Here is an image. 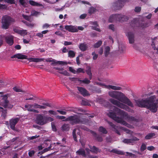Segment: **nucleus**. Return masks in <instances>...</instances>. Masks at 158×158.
<instances>
[{
  "label": "nucleus",
  "instance_id": "1",
  "mask_svg": "<svg viewBox=\"0 0 158 158\" xmlns=\"http://www.w3.org/2000/svg\"><path fill=\"white\" fill-rule=\"evenodd\" d=\"M108 94L114 98L109 99V101L111 103L127 111L132 112V110L124 104L131 107H133V105L124 94L119 91H110L108 92Z\"/></svg>",
  "mask_w": 158,
  "mask_h": 158
},
{
  "label": "nucleus",
  "instance_id": "2",
  "mask_svg": "<svg viewBox=\"0 0 158 158\" xmlns=\"http://www.w3.org/2000/svg\"><path fill=\"white\" fill-rule=\"evenodd\" d=\"M113 109V112H110L108 114V115L109 117L112 118L117 123L128 128H132L133 127L132 125L127 123L123 118L117 117L116 114L123 116L125 119L131 123L136 124V123L138 122V119L133 117L129 115L127 112L115 106L114 107Z\"/></svg>",
  "mask_w": 158,
  "mask_h": 158
},
{
  "label": "nucleus",
  "instance_id": "3",
  "mask_svg": "<svg viewBox=\"0 0 158 158\" xmlns=\"http://www.w3.org/2000/svg\"><path fill=\"white\" fill-rule=\"evenodd\" d=\"M135 102L138 106L146 107L154 112L156 111L158 108V99L155 96H151L148 99L135 100Z\"/></svg>",
  "mask_w": 158,
  "mask_h": 158
},
{
  "label": "nucleus",
  "instance_id": "4",
  "mask_svg": "<svg viewBox=\"0 0 158 158\" xmlns=\"http://www.w3.org/2000/svg\"><path fill=\"white\" fill-rule=\"evenodd\" d=\"M64 121H69L70 123L73 125L78 123L84 124L87 122L84 116L81 114L70 116Z\"/></svg>",
  "mask_w": 158,
  "mask_h": 158
},
{
  "label": "nucleus",
  "instance_id": "5",
  "mask_svg": "<svg viewBox=\"0 0 158 158\" xmlns=\"http://www.w3.org/2000/svg\"><path fill=\"white\" fill-rule=\"evenodd\" d=\"M110 126L112 129V130L116 132L118 135L121 134L120 132L121 131H123L127 133L130 134L132 137L136 135V134L134 133L132 131L129 130L128 129L122 127H118L114 124L111 122H108Z\"/></svg>",
  "mask_w": 158,
  "mask_h": 158
},
{
  "label": "nucleus",
  "instance_id": "6",
  "mask_svg": "<svg viewBox=\"0 0 158 158\" xmlns=\"http://www.w3.org/2000/svg\"><path fill=\"white\" fill-rule=\"evenodd\" d=\"M15 21V20L9 16H3L2 20V28L6 29L9 28L10 24Z\"/></svg>",
  "mask_w": 158,
  "mask_h": 158
},
{
  "label": "nucleus",
  "instance_id": "7",
  "mask_svg": "<svg viewBox=\"0 0 158 158\" xmlns=\"http://www.w3.org/2000/svg\"><path fill=\"white\" fill-rule=\"evenodd\" d=\"M128 19L127 16L120 14H115L111 15L109 19L110 22H113L116 21L120 22L125 21Z\"/></svg>",
  "mask_w": 158,
  "mask_h": 158
},
{
  "label": "nucleus",
  "instance_id": "8",
  "mask_svg": "<svg viewBox=\"0 0 158 158\" xmlns=\"http://www.w3.org/2000/svg\"><path fill=\"white\" fill-rule=\"evenodd\" d=\"M2 100L3 102L0 101V106H3L5 108H11L13 107V105L9 103L8 101L7 100V96L6 95L2 96Z\"/></svg>",
  "mask_w": 158,
  "mask_h": 158
},
{
  "label": "nucleus",
  "instance_id": "9",
  "mask_svg": "<svg viewBox=\"0 0 158 158\" xmlns=\"http://www.w3.org/2000/svg\"><path fill=\"white\" fill-rule=\"evenodd\" d=\"M0 38L3 40L4 38L6 43L9 45H12L13 44L14 36L12 35H9L6 36L1 35Z\"/></svg>",
  "mask_w": 158,
  "mask_h": 158
},
{
  "label": "nucleus",
  "instance_id": "10",
  "mask_svg": "<svg viewBox=\"0 0 158 158\" xmlns=\"http://www.w3.org/2000/svg\"><path fill=\"white\" fill-rule=\"evenodd\" d=\"M98 84L101 86L103 87L106 88L108 89H111L114 90H120L122 88L121 87L113 85H106L105 84L101 83H99Z\"/></svg>",
  "mask_w": 158,
  "mask_h": 158
},
{
  "label": "nucleus",
  "instance_id": "11",
  "mask_svg": "<svg viewBox=\"0 0 158 158\" xmlns=\"http://www.w3.org/2000/svg\"><path fill=\"white\" fill-rule=\"evenodd\" d=\"M128 0H118L113 4V6L115 8V9L118 10L120 9L124 6L125 2L128 1Z\"/></svg>",
  "mask_w": 158,
  "mask_h": 158
},
{
  "label": "nucleus",
  "instance_id": "12",
  "mask_svg": "<svg viewBox=\"0 0 158 158\" xmlns=\"http://www.w3.org/2000/svg\"><path fill=\"white\" fill-rule=\"evenodd\" d=\"M139 139L136 137H133L132 138L128 139H125L123 140V142L125 143L133 144L136 143V141H138Z\"/></svg>",
  "mask_w": 158,
  "mask_h": 158
},
{
  "label": "nucleus",
  "instance_id": "13",
  "mask_svg": "<svg viewBox=\"0 0 158 158\" xmlns=\"http://www.w3.org/2000/svg\"><path fill=\"white\" fill-rule=\"evenodd\" d=\"M130 44H133L135 42V34L133 32L129 31L127 34Z\"/></svg>",
  "mask_w": 158,
  "mask_h": 158
},
{
  "label": "nucleus",
  "instance_id": "14",
  "mask_svg": "<svg viewBox=\"0 0 158 158\" xmlns=\"http://www.w3.org/2000/svg\"><path fill=\"white\" fill-rule=\"evenodd\" d=\"M14 31L22 36H24L27 34L28 32L27 30H23V29H20L19 28L16 27L13 29Z\"/></svg>",
  "mask_w": 158,
  "mask_h": 158
},
{
  "label": "nucleus",
  "instance_id": "15",
  "mask_svg": "<svg viewBox=\"0 0 158 158\" xmlns=\"http://www.w3.org/2000/svg\"><path fill=\"white\" fill-rule=\"evenodd\" d=\"M37 121L39 124L43 125L46 124L45 116L39 114L37 118Z\"/></svg>",
  "mask_w": 158,
  "mask_h": 158
},
{
  "label": "nucleus",
  "instance_id": "16",
  "mask_svg": "<svg viewBox=\"0 0 158 158\" xmlns=\"http://www.w3.org/2000/svg\"><path fill=\"white\" fill-rule=\"evenodd\" d=\"M19 120V118H12L10 121V128L13 130H15V125Z\"/></svg>",
  "mask_w": 158,
  "mask_h": 158
},
{
  "label": "nucleus",
  "instance_id": "17",
  "mask_svg": "<svg viewBox=\"0 0 158 158\" xmlns=\"http://www.w3.org/2000/svg\"><path fill=\"white\" fill-rule=\"evenodd\" d=\"M89 147L90 149L89 150L88 148H86L85 150L87 152V155H88L90 151H91L92 152L97 154L98 152H100V151L97 148H96L95 146H89Z\"/></svg>",
  "mask_w": 158,
  "mask_h": 158
},
{
  "label": "nucleus",
  "instance_id": "18",
  "mask_svg": "<svg viewBox=\"0 0 158 158\" xmlns=\"http://www.w3.org/2000/svg\"><path fill=\"white\" fill-rule=\"evenodd\" d=\"M65 28L69 31L72 32H75L78 31V29L77 27L72 25L65 26Z\"/></svg>",
  "mask_w": 158,
  "mask_h": 158
},
{
  "label": "nucleus",
  "instance_id": "19",
  "mask_svg": "<svg viewBox=\"0 0 158 158\" xmlns=\"http://www.w3.org/2000/svg\"><path fill=\"white\" fill-rule=\"evenodd\" d=\"M77 89L79 93L84 96L89 95L88 91L85 88L81 87H77Z\"/></svg>",
  "mask_w": 158,
  "mask_h": 158
},
{
  "label": "nucleus",
  "instance_id": "20",
  "mask_svg": "<svg viewBox=\"0 0 158 158\" xmlns=\"http://www.w3.org/2000/svg\"><path fill=\"white\" fill-rule=\"evenodd\" d=\"M33 105V107L34 109L40 108V109H45L46 106H50V105L48 103H44L43 105H40L37 103H34Z\"/></svg>",
  "mask_w": 158,
  "mask_h": 158
},
{
  "label": "nucleus",
  "instance_id": "21",
  "mask_svg": "<svg viewBox=\"0 0 158 158\" xmlns=\"http://www.w3.org/2000/svg\"><path fill=\"white\" fill-rule=\"evenodd\" d=\"M33 105H27L25 106L26 108H27V110L29 111L34 112L36 113H38V110H35L33 107Z\"/></svg>",
  "mask_w": 158,
  "mask_h": 158
},
{
  "label": "nucleus",
  "instance_id": "22",
  "mask_svg": "<svg viewBox=\"0 0 158 158\" xmlns=\"http://www.w3.org/2000/svg\"><path fill=\"white\" fill-rule=\"evenodd\" d=\"M11 58H17L19 59H27V56L21 54H17L14 55L13 56L11 57Z\"/></svg>",
  "mask_w": 158,
  "mask_h": 158
},
{
  "label": "nucleus",
  "instance_id": "23",
  "mask_svg": "<svg viewBox=\"0 0 158 158\" xmlns=\"http://www.w3.org/2000/svg\"><path fill=\"white\" fill-rule=\"evenodd\" d=\"M27 59L30 62H40L42 61H44V58H27Z\"/></svg>",
  "mask_w": 158,
  "mask_h": 158
},
{
  "label": "nucleus",
  "instance_id": "24",
  "mask_svg": "<svg viewBox=\"0 0 158 158\" xmlns=\"http://www.w3.org/2000/svg\"><path fill=\"white\" fill-rule=\"evenodd\" d=\"M77 133V134L79 136L80 135V132L78 129L75 128L73 131V138L74 140L77 141V137L76 134Z\"/></svg>",
  "mask_w": 158,
  "mask_h": 158
},
{
  "label": "nucleus",
  "instance_id": "25",
  "mask_svg": "<svg viewBox=\"0 0 158 158\" xmlns=\"http://www.w3.org/2000/svg\"><path fill=\"white\" fill-rule=\"evenodd\" d=\"M67 64V62H64L63 61H56V60L54 59H53L52 61V63L51 64L52 65H56V64Z\"/></svg>",
  "mask_w": 158,
  "mask_h": 158
},
{
  "label": "nucleus",
  "instance_id": "26",
  "mask_svg": "<svg viewBox=\"0 0 158 158\" xmlns=\"http://www.w3.org/2000/svg\"><path fill=\"white\" fill-rule=\"evenodd\" d=\"M109 151L110 152H113L118 154H120L121 155L124 154V153L123 152L121 151L118 150L116 149H114L111 150H109Z\"/></svg>",
  "mask_w": 158,
  "mask_h": 158
},
{
  "label": "nucleus",
  "instance_id": "27",
  "mask_svg": "<svg viewBox=\"0 0 158 158\" xmlns=\"http://www.w3.org/2000/svg\"><path fill=\"white\" fill-rule=\"evenodd\" d=\"M76 153L78 154L79 155H81L85 157L86 154L85 153V152L84 150L83 149H80L76 152Z\"/></svg>",
  "mask_w": 158,
  "mask_h": 158
},
{
  "label": "nucleus",
  "instance_id": "28",
  "mask_svg": "<svg viewBox=\"0 0 158 158\" xmlns=\"http://www.w3.org/2000/svg\"><path fill=\"white\" fill-rule=\"evenodd\" d=\"M79 48L82 51H84L86 50L87 47L85 44H81L79 45Z\"/></svg>",
  "mask_w": 158,
  "mask_h": 158
},
{
  "label": "nucleus",
  "instance_id": "29",
  "mask_svg": "<svg viewBox=\"0 0 158 158\" xmlns=\"http://www.w3.org/2000/svg\"><path fill=\"white\" fill-rule=\"evenodd\" d=\"M62 130L64 131H67L69 129L70 127L69 124H64L61 127Z\"/></svg>",
  "mask_w": 158,
  "mask_h": 158
},
{
  "label": "nucleus",
  "instance_id": "30",
  "mask_svg": "<svg viewBox=\"0 0 158 158\" xmlns=\"http://www.w3.org/2000/svg\"><path fill=\"white\" fill-rule=\"evenodd\" d=\"M156 134L154 133H151L148 134L145 137V138L147 139H151L152 137L155 136Z\"/></svg>",
  "mask_w": 158,
  "mask_h": 158
},
{
  "label": "nucleus",
  "instance_id": "31",
  "mask_svg": "<svg viewBox=\"0 0 158 158\" xmlns=\"http://www.w3.org/2000/svg\"><path fill=\"white\" fill-rule=\"evenodd\" d=\"M29 3L31 5L33 6H42L41 4L38 3L32 0L29 1Z\"/></svg>",
  "mask_w": 158,
  "mask_h": 158
},
{
  "label": "nucleus",
  "instance_id": "32",
  "mask_svg": "<svg viewBox=\"0 0 158 158\" xmlns=\"http://www.w3.org/2000/svg\"><path fill=\"white\" fill-rule=\"evenodd\" d=\"M75 52L72 51L70 50L68 52V56L70 58H73L75 56Z\"/></svg>",
  "mask_w": 158,
  "mask_h": 158
},
{
  "label": "nucleus",
  "instance_id": "33",
  "mask_svg": "<svg viewBox=\"0 0 158 158\" xmlns=\"http://www.w3.org/2000/svg\"><path fill=\"white\" fill-rule=\"evenodd\" d=\"M13 90L16 92L24 93V91L22 90L21 89L17 86H15L13 88Z\"/></svg>",
  "mask_w": 158,
  "mask_h": 158
},
{
  "label": "nucleus",
  "instance_id": "34",
  "mask_svg": "<svg viewBox=\"0 0 158 158\" xmlns=\"http://www.w3.org/2000/svg\"><path fill=\"white\" fill-rule=\"evenodd\" d=\"M22 16L25 19L31 22L33 20V19L31 18L30 16H28L24 15H23Z\"/></svg>",
  "mask_w": 158,
  "mask_h": 158
},
{
  "label": "nucleus",
  "instance_id": "35",
  "mask_svg": "<svg viewBox=\"0 0 158 158\" xmlns=\"http://www.w3.org/2000/svg\"><path fill=\"white\" fill-rule=\"evenodd\" d=\"M102 44V41L101 40H99L94 45V48H98L100 47Z\"/></svg>",
  "mask_w": 158,
  "mask_h": 158
},
{
  "label": "nucleus",
  "instance_id": "36",
  "mask_svg": "<svg viewBox=\"0 0 158 158\" xmlns=\"http://www.w3.org/2000/svg\"><path fill=\"white\" fill-rule=\"evenodd\" d=\"M99 131L100 132H101L103 134H106L107 133V131L106 129L102 127H100Z\"/></svg>",
  "mask_w": 158,
  "mask_h": 158
},
{
  "label": "nucleus",
  "instance_id": "37",
  "mask_svg": "<svg viewBox=\"0 0 158 158\" xmlns=\"http://www.w3.org/2000/svg\"><path fill=\"white\" fill-rule=\"evenodd\" d=\"M110 48L109 46H107L105 48L104 54L105 56H106L109 53Z\"/></svg>",
  "mask_w": 158,
  "mask_h": 158
},
{
  "label": "nucleus",
  "instance_id": "38",
  "mask_svg": "<svg viewBox=\"0 0 158 158\" xmlns=\"http://www.w3.org/2000/svg\"><path fill=\"white\" fill-rule=\"evenodd\" d=\"M0 111H2V116L5 118L6 116V110H4L3 108L1 107H0Z\"/></svg>",
  "mask_w": 158,
  "mask_h": 158
},
{
  "label": "nucleus",
  "instance_id": "39",
  "mask_svg": "<svg viewBox=\"0 0 158 158\" xmlns=\"http://www.w3.org/2000/svg\"><path fill=\"white\" fill-rule=\"evenodd\" d=\"M46 123L49 122H51L53 121L54 119L50 116H45Z\"/></svg>",
  "mask_w": 158,
  "mask_h": 158
},
{
  "label": "nucleus",
  "instance_id": "40",
  "mask_svg": "<svg viewBox=\"0 0 158 158\" xmlns=\"http://www.w3.org/2000/svg\"><path fill=\"white\" fill-rule=\"evenodd\" d=\"M94 23L95 25L92 27L93 29L97 31H98L99 32L101 31L100 29L98 27V26L97 24V23L96 22H95Z\"/></svg>",
  "mask_w": 158,
  "mask_h": 158
},
{
  "label": "nucleus",
  "instance_id": "41",
  "mask_svg": "<svg viewBox=\"0 0 158 158\" xmlns=\"http://www.w3.org/2000/svg\"><path fill=\"white\" fill-rule=\"evenodd\" d=\"M49 115H56L57 114V111L53 110H49L48 111Z\"/></svg>",
  "mask_w": 158,
  "mask_h": 158
},
{
  "label": "nucleus",
  "instance_id": "42",
  "mask_svg": "<svg viewBox=\"0 0 158 158\" xmlns=\"http://www.w3.org/2000/svg\"><path fill=\"white\" fill-rule=\"evenodd\" d=\"M81 104L84 105L90 106V105L88 101L86 100H82V101Z\"/></svg>",
  "mask_w": 158,
  "mask_h": 158
},
{
  "label": "nucleus",
  "instance_id": "43",
  "mask_svg": "<svg viewBox=\"0 0 158 158\" xmlns=\"http://www.w3.org/2000/svg\"><path fill=\"white\" fill-rule=\"evenodd\" d=\"M59 73H60L63 74L65 76H69V73L66 70H64L63 71H60L59 72Z\"/></svg>",
  "mask_w": 158,
  "mask_h": 158
},
{
  "label": "nucleus",
  "instance_id": "44",
  "mask_svg": "<svg viewBox=\"0 0 158 158\" xmlns=\"http://www.w3.org/2000/svg\"><path fill=\"white\" fill-rule=\"evenodd\" d=\"M40 13L35 10H32L31 11V15L34 16H37L39 15Z\"/></svg>",
  "mask_w": 158,
  "mask_h": 158
},
{
  "label": "nucleus",
  "instance_id": "45",
  "mask_svg": "<svg viewBox=\"0 0 158 158\" xmlns=\"http://www.w3.org/2000/svg\"><path fill=\"white\" fill-rule=\"evenodd\" d=\"M22 21L23 22L26 24V25L28 26L32 27L34 26V24L33 23H28L24 21Z\"/></svg>",
  "mask_w": 158,
  "mask_h": 158
},
{
  "label": "nucleus",
  "instance_id": "46",
  "mask_svg": "<svg viewBox=\"0 0 158 158\" xmlns=\"http://www.w3.org/2000/svg\"><path fill=\"white\" fill-rule=\"evenodd\" d=\"M96 11V9L94 7H92L89 10V12L90 14H92Z\"/></svg>",
  "mask_w": 158,
  "mask_h": 158
},
{
  "label": "nucleus",
  "instance_id": "47",
  "mask_svg": "<svg viewBox=\"0 0 158 158\" xmlns=\"http://www.w3.org/2000/svg\"><path fill=\"white\" fill-rule=\"evenodd\" d=\"M140 26L142 28L146 27L148 26V23H142L140 25Z\"/></svg>",
  "mask_w": 158,
  "mask_h": 158
},
{
  "label": "nucleus",
  "instance_id": "48",
  "mask_svg": "<svg viewBox=\"0 0 158 158\" xmlns=\"http://www.w3.org/2000/svg\"><path fill=\"white\" fill-rule=\"evenodd\" d=\"M92 55L93 56V59L94 60H96L98 57V55L93 52L92 53Z\"/></svg>",
  "mask_w": 158,
  "mask_h": 158
},
{
  "label": "nucleus",
  "instance_id": "49",
  "mask_svg": "<svg viewBox=\"0 0 158 158\" xmlns=\"http://www.w3.org/2000/svg\"><path fill=\"white\" fill-rule=\"evenodd\" d=\"M77 73H84V69L82 68H79L77 69L76 71Z\"/></svg>",
  "mask_w": 158,
  "mask_h": 158
},
{
  "label": "nucleus",
  "instance_id": "50",
  "mask_svg": "<svg viewBox=\"0 0 158 158\" xmlns=\"http://www.w3.org/2000/svg\"><path fill=\"white\" fill-rule=\"evenodd\" d=\"M69 70L71 72L73 73L74 74L77 73L76 72V70L74 69H73L72 67H70L69 68Z\"/></svg>",
  "mask_w": 158,
  "mask_h": 158
},
{
  "label": "nucleus",
  "instance_id": "51",
  "mask_svg": "<svg viewBox=\"0 0 158 158\" xmlns=\"http://www.w3.org/2000/svg\"><path fill=\"white\" fill-rule=\"evenodd\" d=\"M5 2L11 4H14L15 3L14 0H5Z\"/></svg>",
  "mask_w": 158,
  "mask_h": 158
},
{
  "label": "nucleus",
  "instance_id": "52",
  "mask_svg": "<svg viewBox=\"0 0 158 158\" xmlns=\"http://www.w3.org/2000/svg\"><path fill=\"white\" fill-rule=\"evenodd\" d=\"M35 151L33 150H31L29 151L28 154L30 157L32 156L34 154Z\"/></svg>",
  "mask_w": 158,
  "mask_h": 158
},
{
  "label": "nucleus",
  "instance_id": "53",
  "mask_svg": "<svg viewBox=\"0 0 158 158\" xmlns=\"http://www.w3.org/2000/svg\"><path fill=\"white\" fill-rule=\"evenodd\" d=\"M81 81L83 83L85 84H89L90 83V81L89 80H88L87 79H85L84 80L82 81Z\"/></svg>",
  "mask_w": 158,
  "mask_h": 158
},
{
  "label": "nucleus",
  "instance_id": "54",
  "mask_svg": "<svg viewBox=\"0 0 158 158\" xmlns=\"http://www.w3.org/2000/svg\"><path fill=\"white\" fill-rule=\"evenodd\" d=\"M146 148V146L145 144H143L141 146V150L142 151H143Z\"/></svg>",
  "mask_w": 158,
  "mask_h": 158
},
{
  "label": "nucleus",
  "instance_id": "55",
  "mask_svg": "<svg viewBox=\"0 0 158 158\" xmlns=\"http://www.w3.org/2000/svg\"><path fill=\"white\" fill-rule=\"evenodd\" d=\"M57 112L59 113L60 114L62 115H65L66 114V112L64 111L57 110H56Z\"/></svg>",
  "mask_w": 158,
  "mask_h": 158
},
{
  "label": "nucleus",
  "instance_id": "56",
  "mask_svg": "<svg viewBox=\"0 0 158 158\" xmlns=\"http://www.w3.org/2000/svg\"><path fill=\"white\" fill-rule=\"evenodd\" d=\"M87 74L89 76V78L90 79H91L92 78V74L91 71L90 70H88L86 72Z\"/></svg>",
  "mask_w": 158,
  "mask_h": 158
},
{
  "label": "nucleus",
  "instance_id": "57",
  "mask_svg": "<svg viewBox=\"0 0 158 158\" xmlns=\"http://www.w3.org/2000/svg\"><path fill=\"white\" fill-rule=\"evenodd\" d=\"M109 28L112 31H114L115 30V28L113 24H110L109 25Z\"/></svg>",
  "mask_w": 158,
  "mask_h": 158
},
{
  "label": "nucleus",
  "instance_id": "58",
  "mask_svg": "<svg viewBox=\"0 0 158 158\" xmlns=\"http://www.w3.org/2000/svg\"><path fill=\"white\" fill-rule=\"evenodd\" d=\"M7 6L5 5H3L0 4V9H6Z\"/></svg>",
  "mask_w": 158,
  "mask_h": 158
},
{
  "label": "nucleus",
  "instance_id": "59",
  "mask_svg": "<svg viewBox=\"0 0 158 158\" xmlns=\"http://www.w3.org/2000/svg\"><path fill=\"white\" fill-rule=\"evenodd\" d=\"M141 10V8L140 7H136L135 8V12H139Z\"/></svg>",
  "mask_w": 158,
  "mask_h": 158
},
{
  "label": "nucleus",
  "instance_id": "60",
  "mask_svg": "<svg viewBox=\"0 0 158 158\" xmlns=\"http://www.w3.org/2000/svg\"><path fill=\"white\" fill-rule=\"evenodd\" d=\"M20 3L23 6H25V0H19Z\"/></svg>",
  "mask_w": 158,
  "mask_h": 158
},
{
  "label": "nucleus",
  "instance_id": "61",
  "mask_svg": "<svg viewBox=\"0 0 158 158\" xmlns=\"http://www.w3.org/2000/svg\"><path fill=\"white\" fill-rule=\"evenodd\" d=\"M147 149L149 151H152L154 149V147L152 146L148 147Z\"/></svg>",
  "mask_w": 158,
  "mask_h": 158
},
{
  "label": "nucleus",
  "instance_id": "62",
  "mask_svg": "<svg viewBox=\"0 0 158 158\" xmlns=\"http://www.w3.org/2000/svg\"><path fill=\"white\" fill-rule=\"evenodd\" d=\"M56 118L59 119H62L65 118V117L64 116H57Z\"/></svg>",
  "mask_w": 158,
  "mask_h": 158
},
{
  "label": "nucleus",
  "instance_id": "63",
  "mask_svg": "<svg viewBox=\"0 0 158 158\" xmlns=\"http://www.w3.org/2000/svg\"><path fill=\"white\" fill-rule=\"evenodd\" d=\"M86 16V14H83L80 16V19H83L85 18Z\"/></svg>",
  "mask_w": 158,
  "mask_h": 158
},
{
  "label": "nucleus",
  "instance_id": "64",
  "mask_svg": "<svg viewBox=\"0 0 158 158\" xmlns=\"http://www.w3.org/2000/svg\"><path fill=\"white\" fill-rule=\"evenodd\" d=\"M36 35L40 38H42L43 37V35L42 33H38L36 34Z\"/></svg>",
  "mask_w": 158,
  "mask_h": 158
}]
</instances>
